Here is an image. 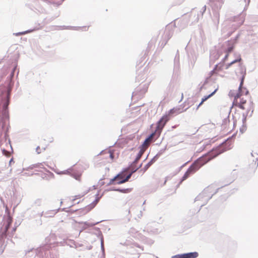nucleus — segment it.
<instances>
[{
	"label": "nucleus",
	"instance_id": "nucleus-1",
	"mask_svg": "<svg viewBox=\"0 0 258 258\" xmlns=\"http://www.w3.org/2000/svg\"><path fill=\"white\" fill-rule=\"evenodd\" d=\"M224 152V150L220 148H217L212 150L208 153L198 158L188 168L182 177L181 181L185 180L189 175L195 173L202 166Z\"/></svg>",
	"mask_w": 258,
	"mask_h": 258
},
{
	"label": "nucleus",
	"instance_id": "nucleus-2",
	"mask_svg": "<svg viewBox=\"0 0 258 258\" xmlns=\"http://www.w3.org/2000/svg\"><path fill=\"white\" fill-rule=\"evenodd\" d=\"M229 96L234 97L233 104L235 106H237L242 109H245L244 104L246 102V99L244 98L243 97H242V95L240 94V93H237L236 95H235L231 91L229 92Z\"/></svg>",
	"mask_w": 258,
	"mask_h": 258
},
{
	"label": "nucleus",
	"instance_id": "nucleus-3",
	"mask_svg": "<svg viewBox=\"0 0 258 258\" xmlns=\"http://www.w3.org/2000/svg\"><path fill=\"white\" fill-rule=\"evenodd\" d=\"M169 120V117L167 115H163L157 122L155 132L157 133V137H159L162 131L167 122Z\"/></svg>",
	"mask_w": 258,
	"mask_h": 258
},
{
	"label": "nucleus",
	"instance_id": "nucleus-4",
	"mask_svg": "<svg viewBox=\"0 0 258 258\" xmlns=\"http://www.w3.org/2000/svg\"><path fill=\"white\" fill-rule=\"evenodd\" d=\"M240 60L241 58H239L226 65H225L224 63H219L215 66L214 69L211 72V74L212 75L218 74L221 71H223L224 68L227 69L232 64L239 61Z\"/></svg>",
	"mask_w": 258,
	"mask_h": 258
},
{
	"label": "nucleus",
	"instance_id": "nucleus-5",
	"mask_svg": "<svg viewBox=\"0 0 258 258\" xmlns=\"http://www.w3.org/2000/svg\"><path fill=\"white\" fill-rule=\"evenodd\" d=\"M126 172L124 171V170L122 171L121 172L118 174L116 176H115L113 178L110 179L109 184H117V181H120L123 179H124L125 178V173Z\"/></svg>",
	"mask_w": 258,
	"mask_h": 258
},
{
	"label": "nucleus",
	"instance_id": "nucleus-6",
	"mask_svg": "<svg viewBox=\"0 0 258 258\" xmlns=\"http://www.w3.org/2000/svg\"><path fill=\"white\" fill-rule=\"evenodd\" d=\"M198 255L199 254L197 252H193L181 254H176L172 256V258H196Z\"/></svg>",
	"mask_w": 258,
	"mask_h": 258
},
{
	"label": "nucleus",
	"instance_id": "nucleus-7",
	"mask_svg": "<svg viewBox=\"0 0 258 258\" xmlns=\"http://www.w3.org/2000/svg\"><path fill=\"white\" fill-rule=\"evenodd\" d=\"M136 164H137V162H135V161H134L128 167L124 169V171L127 172V171L130 170L131 172H132V173H134L138 169H139L142 166V165H140L139 166H137Z\"/></svg>",
	"mask_w": 258,
	"mask_h": 258
},
{
	"label": "nucleus",
	"instance_id": "nucleus-8",
	"mask_svg": "<svg viewBox=\"0 0 258 258\" xmlns=\"http://www.w3.org/2000/svg\"><path fill=\"white\" fill-rule=\"evenodd\" d=\"M218 90V88L216 89L214 91H213L212 93H211L210 94H209V95L208 96H205L202 99V101L201 102H200V103L198 105V107H197V109H198L199 108V107L200 106H201L203 103L206 101L207 99H208L209 98H210V97H211L212 96H213L215 94V93Z\"/></svg>",
	"mask_w": 258,
	"mask_h": 258
},
{
	"label": "nucleus",
	"instance_id": "nucleus-9",
	"mask_svg": "<svg viewBox=\"0 0 258 258\" xmlns=\"http://www.w3.org/2000/svg\"><path fill=\"white\" fill-rule=\"evenodd\" d=\"M12 222V218L10 216H9L8 223L6 226V227L5 228V230H4V232L3 233V234H2V237H5L7 235V232L8 229L9 227V226L11 224Z\"/></svg>",
	"mask_w": 258,
	"mask_h": 258
},
{
	"label": "nucleus",
	"instance_id": "nucleus-10",
	"mask_svg": "<svg viewBox=\"0 0 258 258\" xmlns=\"http://www.w3.org/2000/svg\"><path fill=\"white\" fill-rule=\"evenodd\" d=\"M132 174H133V173H132V172H131L128 175H127V176L125 175L124 179H123L120 181H117V184H120L126 182V181H127L129 180V179L131 178Z\"/></svg>",
	"mask_w": 258,
	"mask_h": 258
},
{
	"label": "nucleus",
	"instance_id": "nucleus-11",
	"mask_svg": "<svg viewBox=\"0 0 258 258\" xmlns=\"http://www.w3.org/2000/svg\"><path fill=\"white\" fill-rule=\"evenodd\" d=\"M144 152H145V149H144L143 148H142L140 150L139 152L138 153V154L136 157L135 160L134 161L135 162H137V163L138 162V161L140 160V159L141 158V157L144 154Z\"/></svg>",
	"mask_w": 258,
	"mask_h": 258
},
{
	"label": "nucleus",
	"instance_id": "nucleus-12",
	"mask_svg": "<svg viewBox=\"0 0 258 258\" xmlns=\"http://www.w3.org/2000/svg\"><path fill=\"white\" fill-rule=\"evenodd\" d=\"M47 147V145H43L40 147V146H38L36 149V151L38 154H40L41 152L44 151Z\"/></svg>",
	"mask_w": 258,
	"mask_h": 258
},
{
	"label": "nucleus",
	"instance_id": "nucleus-13",
	"mask_svg": "<svg viewBox=\"0 0 258 258\" xmlns=\"http://www.w3.org/2000/svg\"><path fill=\"white\" fill-rule=\"evenodd\" d=\"M49 1L50 3L53 4V5L58 6L62 4L63 0H49Z\"/></svg>",
	"mask_w": 258,
	"mask_h": 258
},
{
	"label": "nucleus",
	"instance_id": "nucleus-14",
	"mask_svg": "<svg viewBox=\"0 0 258 258\" xmlns=\"http://www.w3.org/2000/svg\"><path fill=\"white\" fill-rule=\"evenodd\" d=\"M106 155L105 158L109 157L111 160H113L114 158L113 154L110 152H107V153L105 154Z\"/></svg>",
	"mask_w": 258,
	"mask_h": 258
},
{
	"label": "nucleus",
	"instance_id": "nucleus-15",
	"mask_svg": "<svg viewBox=\"0 0 258 258\" xmlns=\"http://www.w3.org/2000/svg\"><path fill=\"white\" fill-rule=\"evenodd\" d=\"M155 136H156V138H157V133H156V132L155 131V132L153 133L152 134H151L149 137L148 138V140H150V141H152V139L153 138H154V137Z\"/></svg>",
	"mask_w": 258,
	"mask_h": 258
},
{
	"label": "nucleus",
	"instance_id": "nucleus-16",
	"mask_svg": "<svg viewBox=\"0 0 258 258\" xmlns=\"http://www.w3.org/2000/svg\"><path fill=\"white\" fill-rule=\"evenodd\" d=\"M177 109L176 108H173L169 110L168 112V114H166L169 117V115H171L175 113H176Z\"/></svg>",
	"mask_w": 258,
	"mask_h": 258
},
{
	"label": "nucleus",
	"instance_id": "nucleus-17",
	"mask_svg": "<svg viewBox=\"0 0 258 258\" xmlns=\"http://www.w3.org/2000/svg\"><path fill=\"white\" fill-rule=\"evenodd\" d=\"M151 142V141H150V140H148V139L147 138L144 141L143 146L148 147Z\"/></svg>",
	"mask_w": 258,
	"mask_h": 258
},
{
	"label": "nucleus",
	"instance_id": "nucleus-18",
	"mask_svg": "<svg viewBox=\"0 0 258 258\" xmlns=\"http://www.w3.org/2000/svg\"><path fill=\"white\" fill-rule=\"evenodd\" d=\"M116 190L119 191L122 193H127L131 191L130 189L126 188V189H117Z\"/></svg>",
	"mask_w": 258,
	"mask_h": 258
},
{
	"label": "nucleus",
	"instance_id": "nucleus-19",
	"mask_svg": "<svg viewBox=\"0 0 258 258\" xmlns=\"http://www.w3.org/2000/svg\"><path fill=\"white\" fill-rule=\"evenodd\" d=\"M233 49V45H231V46H229L227 48V49L226 50V52L228 53H229L230 52H231L232 51Z\"/></svg>",
	"mask_w": 258,
	"mask_h": 258
},
{
	"label": "nucleus",
	"instance_id": "nucleus-20",
	"mask_svg": "<svg viewBox=\"0 0 258 258\" xmlns=\"http://www.w3.org/2000/svg\"><path fill=\"white\" fill-rule=\"evenodd\" d=\"M58 174H67L70 173V171L69 170H65L64 171H62L61 172H57Z\"/></svg>",
	"mask_w": 258,
	"mask_h": 258
},
{
	"label": "nucleus",
	"instance_id": "nucleus-21",
	"mask_svg": "<svg viewBox=\"0 0 258 258\" xmlns=\"http://www.w3.org/2000/svg\"><path fill=\"white\" fill-rule=\"evenodd\" d=\"M98 200H97V199L95 200V201L93 202V203L92 204V205H93V206H91V207L90 208H94V207L95 206V205H96V204L98 203Z\"/></svg>",
	"mask_w": 258,
	"mask_h": 258
},
{
	"label": "nucleus",
	"instance_id": "nucleus-22",
	"mask_svg": "<svg viewBox=\"0 0 258 258\" xmlns=\"http://www.w3.org/2000/svg\"><path fill=\"white\" fill-rule=\"evenodd\" d=\"M243 79H241V83H240V86L239 87V90L240 91L241 89V87H242V85L243 84Z\"/></svg>",
	"mask_w": 258,
	"mask_h": 258
},
{
	"label": "nucleus",
	"instance_id": "nucleus-23",
	"mask_svg": "<svg viewBox=\"0 0 258 258\" xmlns=\"http://www.w3.org/2000/svg\"><path fill=\"white\" fill-rule=\"evenodd\" d=\"M25 34V32H20V33H18L16 34V35L18 36L19 35H23V34Z\"/></svg>",
	"mask_w": 258,
	"mask_h": 258
},
{
	"label": "nucleus",
	"instance_id": "nucleus-24",
	"mask_svg": "<svg viewBox=\"0 0 258 258\" xmlns=\"http://www.w3.org/2000/svg\"><path fill=\"white\" fill-rule=\"evenodd\" d=\"M3 152L5 153V152H7L5 150H3ZM5 154L6 155H7L8 156H9V154H10L9 153H8V152H7V154L6 153H5Z\"/></svg>",
	"mask_w": 258,
	"mask_h": 258
},
{
	"label": "nucleus",
	"instance_id": "nucleus-25",
	"mask_svg": "<svg viewBox=\"0 0 258 258\" xmlns=\"http://www.w3.org/2000/svg\"><path fill=\"white\" fill-rule=\"evenodd\" d=\"M228 54H229V53H227V54H226V55L225 57V59H226L228 57Z\"/></svg>",
	"mask_w": 258,
	"mask_h": 258
},
{
	"label": "nucleus",
	"instance_id": "nucleus-26",
	"mask_svg": "<svg viewBox=\"0 0 258 258\" xmlns=\"http://www.w3.org/2000/svg\"><path fill=\"white\" fill-rule=\"evenodd\" d=\"M12 162H13V158H12V159L10 160V164H11V163H12Z\"/></svg>",
	"mask_w": 258,
	"mask_h": 258
},
{
	"label": "nucleus",
	"instance_id": "nucleus-27",
	"mask_svg": "<svg viewBox=\"0 0 258 258\" xmlns=\"http://www.w3.org/2000/svg\"><path fill=\"white\" fill-rule=\"evenodd\" d=\"M87 193V191H86V192H84V194L83 195H82V197L84 196L85 194H86Z\"/></svg>",
	"mask_w": 258,
	"mask_h": 258
}]
</instances>
